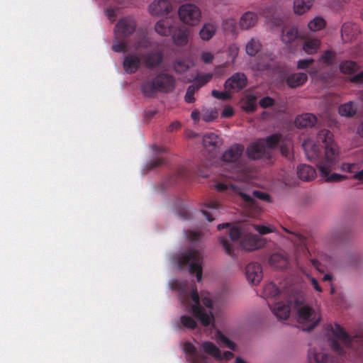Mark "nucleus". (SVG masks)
<instances>
[{
	"mask_svg": "<svg viewBox=\"0 0 363 363\" xmlns=\"http://www.w3.org/2000/svg\"><path fill=\"white\" fill-rule=\"evenodd\" d=\"M255 228L261 235H266L273 231L272 228L265 225H255Z\"/></svg>",
	"mask_w": 363,
	"mask_h": 363,
	"instance_id": "nucleus-60",
	"label": "nucleus"
},
{
	"mask_svg": "<svg viewBox=\"0 0 363 363\" xmlns=\"http://www.w3.org/2000/svg\"><path fill=\"white\" fill-rule=\"evenodd\" d=\"M176 87L174 76L164 72L158 73L154 78L145 80L141 84V91L146 97L154 98L157 92L170 93Z\"/></svg>",
	"mask_w": 363,
	"mask_h": 363,
	"instance_id": "nucleus-4",
	"label": "nucleus"
},
{
	"mask_svg": "<svg viewBox=\"0 0 363 363\" xmlns=\"http://www.w3.org/2000/svg\"><path fill=\"white\" fill-rule=\"evenodd\" d=\"M214 58L213 55L209 52H203L201 55V60L205 63H211Z\"/></svg>",
	"mask_w": 363,
	"mask_h": 363,
	"instance_id": "nucleus-58",
	"label": "nucleus"
},
{
	"mask_svg": "<svg viewBox=\"0 0 363 363\" xmlns=\"http://www.w3.org/2000/svg\"><path fill=\"white\" fill-rule=\"evenodd\" d=\"M213 77V74L206 73L198 74L195 78L194 83L193 84L199 89L201 86L207 84Z\"/></svg>",
	"mask_w": 363,
	"mask_h": 363,
	"instance_id": "nucleus-43",
	"label": "nucleus"
},
{
	"mask_svg": "<svg viewBox=\"0 0 363 363\" xmlns=\"http://www.w3.org/2000/svg\"><path fill=\"white\" fill-rule=\"evenodd\" d=\"M112 50L116 52L125 53L128 51V42L126 40H117L113 41Z\"/></svg>",
	"mask_w": 363,
	"mask_h": 363,
	"instance_id": "nucleus-45",
	"label": "nucleus"
},
{
	"mask_svg": "<svg viewBox=\"0 0 363 363\" xmlns=\"http://www.w3.org/2000/svg\"><path fill=\"white\" fill-rule=\"evenodd\" d=\"M350 80L352 83H357V84L363 83V71L352 76Z\"/></svg>",
	"mask_w": 363,
	"mask_h": 363,
	"instance_id": "nucleus-62",
	"label": "nucleus"
},
{
	"mask_svg": "<svg viewBox=\"0 0 363 363\" xmlns=\"http://www.w3.org/2000/svg\"><path fill=\"white\" fill-rule=\"evenodd\" d=\"M326 26V21L320 16H316L308 23V28L310 30L315 32L324 28Z\"/></svg>",
	"mask_w": 363,
	"mask_h": 363,
	"instance_id": "nucleus-40",
	"label": "nucleus"
},
{
	"mask_svg": "<svg viewBox=\"0 0 363 363\" xmlns=\"http://www.w3.org/2000/svg\"><path fill=\"white\" fill-rule=\"evenodd\" d=\"M222 26L225 30L234 33L236 30V21L234 18L225 19L222 22Z\"/></svg>",
	"mask_w": 363,
	"mask_h": 363,
	"instance_id": "nucleus-51",
	"label": "nucleus"
},
{
	"mask_svg": "<svg viewBox=\"0 0 363 363\" xmlns=\"http://www.w3.org/2000/svg\"><path fill=\"white\" fill-rule=\"evenodd\" d=\"M172 9V6L168 0H155L149 7L150 13L152 16L168 14Z\"/></svg>",
	"mask_w": 363,
	"mask_h": 363,
	"instance_id": "nucleus-19",
	"label": "nucleus"
},
{
	"mask_svg": "<svg viewBox=\"0 0 363 363\" xmlns=\"http://www.w3.org/2000/svg\"><path fill=\"white\" fill-rule=\"evenodd\" d=\"M357 111V106L353 101H348L340 106L338 112L340 116L351 118Z\"/></svg>",
	"mask_w": 363,
	"mask_h": 363,
	"instance_id": "nucleus-34",
	"label": "nucleus"
},
{
	"mask_svg": "<svg viewBox=\"0 0 363 363\" xmlns=\"http://www.w3.org/2000/svg\"><path fill=\"white\" fill-rule=\"evenodd\" d=\"M260 14L265 17L272 26L278 27L283 24L282 16L278 12L277 5L271 4L261 9Z\"/></svg>",
	"mask_w": 363,
	"mask_h": 363,
	"instance_id": "nucleus-12",
	"label": "nucleus"
},
{
	"mask_svg": "<svg viewBox=\"0 0 363 363\" xmlns=\"http://www.w3.org/2000/svg\"><path fill=\"white\" fill-rule=\"evenodd\" d=\"M253 196L256 199H259L262 201H268V202L270 201V196L267 193L255 190L253 191Z\"/></svg>",
	"mask_w": 363,
	"mask_h": 363,
	"instance_id": "nucleus-56",
	"label": "nucleus"
},
{
	"mask_svg": "<svg viewBox=\"0 0 363 363\" xmlns=\"http://www.w3.org/2000/svg\"><path fill=\"white\" fill-rule=\"evenodd\" d=\"M359 33V26L354 23L347 22L342 26L341 35L345 41L351 40Z\"/></svg>",
	"mask_w": 363,
	"mask_h": 363,
	"instance_id": "nucleus-21",
	"label": "nucleus"
},
{
	"mask_svg": "<svg viewBox=\"0 0 363 363\" xmlns=\"http://www.w3.org/2000/svg\"><path fill=\"white\" fill-rule=\"evenodd\" d=\"M281 142V135L274 133L262 139V143L269 149L276 147Z\"/></svg>",
	"mask_w": 363,
	"mask_h": 363,
	"instance_id": "nucleus-41",
	"label": "nucleus"
},
{
	"mask_svg": "<svg viewBox=\"0 0 363 363\" xmlns=\"http://www.w3.org/2000/svg\"><path fill=\"white\" fill-rule=\"evenodd\" d=\"M191 298L194 302V304L191 306V311L194 316L200 320L203 326H208L213 320V315L211 312L208 313L201 306L199 293L196 289L192 290Z\"/></svg>",
	"mask_w": 363,
	"mask_h": 363,
	"instance_id": "nucleus-7",
	"label": "nucleus"
},
{
	"mask_svg": "<svg viewBox=\"0 0 363 363\" xmlns=\"http://www.w3.org/2000/svg\"><path fill=\"white\" fill-rule=\"evenodd\" d=\"M325 149L324 159L318 162V168L320 176L327 182H337L347 178L346 176L333 173L330 175L333 167L339 161V150L333 140V134L327 129L320 130L316 136V142L311 147V155L307 150V145L303 144L306 153L309 160L318 159L320 157L321 151L319 146Z\"/></svg>",
	"mask_w": 363,
	"mask_h": 363,
	"instance_id": "nucleus-1",
	"label": "nucleus"
},
{
	"mask_svg": "<svg viewBox=\"0 0 363 363\" xmlns=\"http://www.w3.org/2000/svg\"><path fill=\"white\" fill-rule=\"evenodd\" d=\"M298 36L297 28L294 26H285L282 29L281 40L285 44L294 42Z\"/></svg>",
	"mask_w": 363,
	"mask_h": 363,
	"instance_id": "nucleus-32",
	"label": "nucleus"
},
{
	"mask_svg": "<svg viewBox=\"0 0 363 363\" xmlns=\"http://www.w3.org/2000/svg\"><path fill=\"white\" fill-rule=\"evenodd\" d=\"M197 90H199V89L195 85L191 84L189 86L184 96L186 103L191 104L195 101L194 94Z\"/></svg>",
	"mask_w": 363,
	"mask_h": 363,
	"instance_id": "nucleus-49",
	"label": "nucleus"
},
{
	"mask_svg": "<svg viewBox=\"0 0 363 363\" xmlns=\"http://www.w3.org/2000/svg\"><path fill=\"white\" fill-rule=\"evenodd\" d=\"M215 188L218 191L227 192L231 194H238L241 199L252 208H255L257 206V201L251 196L241 191L240 187L231 183L217 182Z\"/></svg>",
	"mask_w": 363,
	"mask_h": 363,
	"instance_id": "nucleus-9",
	"label": "nucleus"
},
{
	"mask_svg": "<svg viewBox=\"0 0 363 363\" xmlns=\"http://www.w3.org/2000/svg\"><path fill=\"white\" fill-rule=\"evenodd\" d=\"M269 263L274 268L284 269L289 267V261L284 255L281 253H274L269 257Z\"/></svg>",
	"mask_w": 363,
	"mask_h": 363,
	"instance_id": "nucleus-26",
	"label": "nucleus"
},
{
	"mask_svg": "<svg viewBox=\"0 0 363 363\" xmlns=\"http://www.w3.org/2000/svg\"><path fill=\"white\" fill-rule=\"evenodd\" d=\"M243 151L244 146L242 145L235 143L224 152L222 156L223 160L227 162L236 163V164H238Z\"/></svg>",
	"mask_w": 363,
	"mask_h": 363,
	"instance_id": "nucleus-17",
	"label": "nucleus"
},
{
	"mask_svg": "<svg viewBox=\"0 0 363 363\" xmlns=\"http://www.w3.org/2000/svg\"><path fill=\"white\" fill-rule=\"evenodd\" d=\"M245 274L249 282L258 284L262 279V268L257 262L248 264L245 267Z\"/></svg>",
	"mask_w": 363,
	"mask_h": 363,
	"instance_id": "nucleus-16",
	"label": "nucleus"
},
{
	"mask_svg": "<svg viewBox=\"0 0 363 363\" xmlns=\"http://www.w3.org/2000/svg\"><path fill=\"white\" fill-rule=\"evenodd\" d=\"M291 308L297 310L300 323H309L303 330L311 331L318 324L320 318H316L315 312L311 307L303 304V299L298 296H294L286 303H277L273 306V313L278 319L286 320L289 316Z\"/></svg>",
	"mask_w": 363,
	"mask_h": 363,
	"instance_id": "nucleus-2",
	"label": "nucleus"
},
{
	"mask_svg": "<svg viewBox=\"0 0 363 363\" xmlns=\"http://www.w3.org/2000/svg\"><path fill=\"white\" fill-rule=\"evenodd\" d=\"M333 337L328 338L331 348L340 355L345 353V347L354 348L358 350L359 354H363V331L350 336L339 324L335 323L333 327L329 326Z\"/></svg>",
	"mask_w": 363,
	"mask_h": 363,
	"instance_id": "nucleus-3",
	"label": "nucleus"
},
{
	"mask_svg": "<svg viewBox=\"0 0 363 363\" xmlns=\"http://www.w3.org/2000/svg\"><path fill=\"white\" fill-rule=\"evenodd\" d=\"M234 115V111L232 106H226L221 113L222 118H230Z\"/></svg>",
	"mask_w": 363,
	"mask_h": 363,
	"instance_id": "nucleus-59",
	"label": "nucleus"
},
{
	"mask_svg": "<svg viewBox=\"0 0 363 363\" xmlns=\"http://www.w3.org/2000/svg\"><path fill=\"white\" fill-rule=\"evenodd\" d=\"M264 245L259 236L255 234H248L244 236L240 242V247L248 251L260 248Z\"/></svg>",
	"mask_w": 363,
	"mask_h": 363,
	"instance_id": "nucleus-18",
	"label": "nucleus"
},
{
	"mask_svg": "<svg viewBox=\"0 0 363 363\" xmlns=\"http://www.w3.org/2000/svg\"><path fill=\"white\" fill-rule=\"evenodd\" d=\"M233 357V353L230 351H225L223 354L220 352V358H217L218 360H229Z\"/></svg>",
	"mask_w": 363,
	"mask_h": 363,
	"instance_id": "nucleus-63",
	"label": "nucleus"
},
{
	"mask_svg": "<svg viewBox=\"0 0 363 363\" xmlns=\"http://www.w3.org/2000/svg\"><path fill=\"white\" fill-rule=\"evenodd\" d=\"M174 41L177 45H184L187 43L188 36L186 33L182 30H178L173 34Z\"/></svg>",
	"mask_w": 363,
	"mask_h": 363,
	"instance_id": "nucleus-42",
	"label": "nucleus"
},
{
	"mask_svg": "<svg viewBox=\"0 0 363 363\" xmlns=\"http://www.w3.org/2000/svg\"><path fill=\"white\" fill-rule=\"evenodd\" d=\"M143 55L140 53H130L125 56L123 67L128 74L135 73L140 67Z\"/></svg>",
	"mask_w": 363,
	"mask_h": 363,
	"instance_id": "nucleus-13",
	"label": "nucleus"
},
{
	"mask_svg": "<svg viewBox=\"0 0 363 363\" xmlns=\"http://www.w3.org/2000/svg\"><path fill=\"white\" fill-rule=\"evenodd\" d=\"M297 175L304 182H310L316 176L315 169L311 165L301 164L297 167Z\"/></svg>",
	"mask_w": 363,
	"mask_h": 363,
	"instance_id": "nucleus-22",
	"label": "nucleus"
},
{
	"mask_svg": "<svg viewBox=\"0 0 363 363\" xmlns=\"http://www.w3.org/2000/svg\"><path fill=\"white\" fill-rule=\"evenodd\" d=\"M186 237L191 241H196L200 238V233L194 230H188L186 232Z\"/></svg>",
	"mask_w": 363,
	"mask_h": 363,
	"instance_id": "nucleus-61",
	"label": "nucleus"
},
{
	"mask_svg": "<svg viewBox=\"0 0 363 363\" xmlns=\"http://www.w3.org/2000/svg\"><path fill=\"white\" fill-rule=\"evenodd\" d=\"M316 117L312 113H303L296 118L295 124L298 128L312 127L316 123Z\"/></svg>",
	"mask_w": 363,
	"mask_h": 363,
	"instance_id": "nucleus-28",
	"label": "nucleus"
},
{
	"mask_svg": "<svg viewBox=\"0 0 363 363\" xmlns=\"http://www.w3.org/2000/svg\"><path fill=\"white\" fill-rule=\"evenodd\" d=\"M308 80V75L303 72H297L289 74L286 79L289 87L294 89L303 86Z\"/></svg>",
	"mask_w": 363,
	"mask_h": 363,
	"instance_id": "nucleus-23",
	"label": "nucleus"
},
{
	"mask_svg": "<svg viewBox=\"0 0 363 363\" xmlns=\"http://www.w3.org/2000/svg\"><path fill=\"white\" fill-rule=\"evenodd\" d=\"M261 47L259 40L252 38L246 45V52L250 56H255L260 50Z\"/></svg>",
	"mask_w": 363,
	"mask_h": 363,
	"instance_id": "nucleus-39",
	"label": "nucleus"
},
{
	"mask_svg": "<svg viewBox=\"0 0 363 363\" xmlns=\"http://www.w3.org/2000/svg\"><path fill=\"white\" fill-rule=\"evenodd\" d=\"M202 264L203 256L199 250L194 249L188 250L178 259L179 267L183 269L188 266L189 273H196L198 282H200L202 279Z\"/></svg>",
	"mask_w": 363,
	"mask_h": 363,
	"instance_id": "nucleus-5",
	"label": "nucleus"
},
{
	"mask_svg": "<svg viewBox=\"0 0 363 363\" xmlns=\"http://www.w3.org/2000/svg\"><path fill=\"white\" fill-rule=\"evenodd\" d=\"M309 363H328L329 357L323 352H318L315 348H310L308 353Z\"/></svg>",
	"mask_w": 363,
	"mask_h": 363,
	"instance_id": "nucleus-33",
	"label": "nucleus"
},
{
	"mask_svg": "<svg viewBox=\"0 0 363 363\" xmlns=\"http://www.w3.org/2000/svg\"><path fill=\"white\" fill-rule=\"evenodd\" d=\"M189 62L184 59H177L174 62V69L176 72L182 74L189 69Z\"/></svg>",
	"mask_w": 363,
	"mask_h": 363,
	"instance_id": "nucleus-44",
	"label": "nucleus"
},
{
	"mask_svg": "<svg viewBox=\"0 0 363 363\" xmlns=\"http://www.w3.org/2000/svg\"><path fill=\"white\" fill-rule=\"evenodd\" d=\"M216 28L212 23H206L199 32V35L203 40H209L216 33Z\"/></svg>",
	"mask_w": 363,
	"mask_h": 363,
	"instance_id": "nucleus-38",
	"label": "nucleus"
},
{
	"mask_svg": "<svg viewBox=\"0 0 363 363\" xmlns=\"http://www.w3.org/2000/svg\"><path fill=\"white\" fill-rule=\"evenodd\" d=\"M150 46V41L145 35H138L135 43V49L136 50L140 48H148Z\"/></svg>",
	"mask_w": 363,
	"mask_h": 363,
	"instance_id": "nucleus-46",
	"label": "nucleus"
},
{
	"mask_svg": "<svg viewBox=\"0 0 363 363\" xmlns=\"http://www.w3.org/2000/svg\"><path fill=\"white\" fill-rule=\"evenodd\" d=\"M257 96L247 94L240 101L241 108L246 112H254L257 108Z\"/></svg>",
	"mask_w": 363,
	"mask_h": 363,
	"instance_id": "nucleus-25",
	"label": "nucleus"
},
{
	"mask_svg": "<svg viewBox=\"0 0 363 363\" xmlns=\"http://www.w3.org/2000/svg\"><path fill=\"white\" fill-rule=\"evenodd\" d=\"M354 167L355 164L352 163H343L342 164V169L347 172H352Z\"/></svg>",
	"mask_w": 363,
	"mask_h": 363,
	"instance_id": "nucleus-64",
	"label": "nucleus"
},
{
	"mask_svg": "<svg viewBox=\"0 0 363 363\" xmlns=\"http://www.w3.org/2000/svg\"><path fill=\"white\" fill-rule=\"evenodd\" d=\"M280 150L281 152V155L286 157L289 158L291 155V147L289 145L285 143H281L280 146Z\"/></svg>",
	"mask_w": 363,
	"mask_h": 363,
	"instance_id": "nucleus-57",
	"label": "nucleus"
},
{
	"mask_svg": "<svg viewBox=\"0 0 363 363\" xmlns=\"http://www.w3.org/2000/svg\"><path fill=\"white\" fill-rule=\"evenodd\" d=\"M314 60L312 58L300 60L297 62V68L299 69H306L308 66L313 63Z\"/></svg>",
	"mask_w": 363,
	"mask_h": 363,
	"instance_id": "nucleus-55",
	"label": "nucleus"
},
{
	"mask_svg": "<svg viewBox=\"0 0 363 363\" xmlns=\"http://www.w3.org/2000/svg\"><path fill=\"white\" fill-rule=\"evenodd\" d=\"M203 143L205 148L213 150L220 145L221 140L216 133H210L203 135Z\"/></svg>",
	"mask_w": 363,
	"mask_h": 363,
	"instance_id": "nucleus-31",
	"label": "nucleus"
},
{
	"mask_svg": "<svg viewBox=\"0 0 363 363\" xmlns=\"http://www.w3.org/2000/svg\"><path fill=\"white\" fill-rule=\"evenodd\" d=\"M242 232L238 226H233L230 228L228 235L220 238V243L225 252L230 255H234V245L241 238Z\"/></svg>",
	"mask_w": 363,
	"mask_h": 363,
	"instance_id": "nucleus-10",
	"label": "nucleus"
},
{
	"mask_svg": "<svg viewBox=\"0 0 363 363\" xmlns=\"http://www.w3.org/2000/svg\"><path fill=\"white\" fill-rule=\"evenodd\" d=\"M247 84V78L244 73L236 72L229 77L224 84V87L228 91H240Z\"/></svg>",
	"mask_w": 363,
	"mask_h": 363,
	"instance_id": "nucleus-11",
	"label": "nucleus"
},
{
	"mask_svg": "<svg viewBox=\"0 0 363 363\" xmlns=\"http://www.w3.org/2000/svg\"><path fill=\"white\" fill-rule=\"evenodd\" d=\"M263 295L266 298H274L276 302L270 303L268 302L272 311L273 312V306L278 302L286 303L288 299L294 295H289L286 290H282L278 287L274 283L267 284L263 289Z\"/></svg>",
	"mask_w": 363,
	"mask_h": 363,
	"instance_id": "nucleus-6",
	"label": "nucleus"
},
{
	"mask_svg": "<svg viewBox=\"0 0 363 363\" xmlns=\"http://www.w3.org/2000/svg\"><path fill=\"white\" fill-rule=\"evenodd\" d=\"M274 99H273L270 96H264L262 99H261L259 101V106L263 108L271 107L274 106Z\"/></svg>",
	"mask_w": 363,
	"mask_h": 363,
	"instance_id": "nucleus-54",
	"label": "nucleus"
},
{
	"mask_svg": "<svg viewBox=\"0 0 363 363\" xmlns=\"http://www.w3.org/2000/svg\"><path fill=\"white\" fill-rule=\"evenodd\" d=\"M313 0H294V10L296 13L303 14L313 5Z\"/></svg>",
	"mask_w": 363,
	"mask_h": 363,
	"instance_id": "nucleus-37",
	"label": "nucleus"
},
{
	"mask_svg": "<svg viewBox=\"0 0 363 363\" xmlns=\"http://www.w3.org/2000/svg\"><path fill=\"white\" fill-rule=\"evenodd\" d=\"M136 24L130 18H123L117 23L115 28L116 36L128 37L135 30Z\"/></svg>",
	"mask_w": 363,
	"mask_h": 363,
	"instance_id": "nucleus-14",
	"label": "nucleus"
},
{
	"mask_svg": "<svg viewBox=\"0 0 363 363\" xmlns=\"http://www.w3.org/2000/svg\"><path fill=\"white\" fill-rule=\"evenodd\" d=\"M172 20L168 18H165L159 20L156 23L155 26V30L158 34L167 36L172 33Z\"/></svg>",
	"mask_w": 363,
	"mask_h": 363,
	"instance_id": "nucleus-27",
	"label": "nucleus"
},
{
	"mask_svg": "<svg viewBox=\"0 0 363 363\" xmlns=\"http://www.w3.org/2000/svg\"><path fill=\"white\" fill-rule=\"evenodd\" d=\"M320 46V40L315 38H306L303 43V50L308 55L317 52Z\"/></svg>",
	"mask_w": 363,
	"mask_h": 363,
	"instance_id": "nucleus-29",
	"label": "nucleus"
},
{
	"mask_svg": "<svg viewBox=\"0 0 363 363\" xmlns=\"http://www.w3.org/2000/svg\"><path fill=\"white\" fill-rule=\"evenodd\" d=\"M201 117L206 122L213 121L218 117V111L213 109L203 110Z\"/></svg>",
	"mask_w": 363,
	"mask_h": 363,
	"instance_id": "nucleus-50",
	"label": "nucleus"
},
{
	"mask_svg": "<svg viewBox=\"0 0 363 363\" xmlns=\"http://www.w3.org/2000/svg\"><path fill=\"white\" fill-rule=\"evenodd\" d=\"M180 321L182 325L186 328L195 329L197 327V323L190 316L182 315Z\"/></svg>",
	"mask_w": 363,
	"mask_h": 363,
	"instance_id": "nucleus-48",
	"label": "nucleus"
},
{
	"mask_svg": "<svg viewBox=\"0 0 363 363\" xmlns=\"http://www.w3.org/2000/svg\"><path fill=\"white\" fill-rule=\"evenodd\" d=\"M166 163V161L162 157H157L156 159H154L151 161H150L147 164V167L149 170H152L155 167H157L159 166L163 165Z\"/></svg>",
	"mask_w": 363,
	"mask_h": 363,
	"instance_id": "nucleus-53",
	"label": "nucleus"
},
{
	"mask_svg": "<svg viewBox=\"0 0 363 363\" xmlns=\"http://www.w3.org/2000/svg\"><path fill=\"white\" fill-rule=\"evenodd\" d=\"M212 96L218 99H220L223 101L228 100L231 98V95L228 91H220L216 89H213L211 92Z\"/></svg>",
	"mask_w": 363,
	"mask_h": 363,
	"instance_id": "nucleus-52",
	"label": "nucleus"
},
{
	"mask_svg": "<svg viewBox=\"0 0 363 363\" xmlns=\"http://www.w3.org/2000/svg\"><path fill=\"white\" fill-rule=\"evenodd\" d=\"M143 59H144L147 68H154L162 62V55L159 52H151L143 55Z\"/></svg>",
	"mask_w": 363,
	"mask_h": 363,
	"instance_id": "nucleus-30",
	"label": "nucleus"
},
{
	"mask_svg": "<svg viewBox=\"0 0 363 363\" xmlns=\"http://www.w3.org/2000/svg\"><path fill=\"white\" fill-rule=\"evenodd\" d=\"M246 155L251 160H259L268 155L262 139H258L250 143L246 149Z\"/></svg>",
	"mask_w": 363,
	"mask_h": 363,
	"instance_id": "nucleus-15",
	"label": "nucleus"
},
{
	"mask_svg": "<svg viewBox=\"0 0 363 363\" xmlns=\"http://www.w3.org/2000/svg\"><path fill=\"white\" fill-rule=\"evenodd\" d=\"M178 14L182 21L191 26L196 25L201 18L200 9L192 4L182 5L178 10Z\"/></svg>",
	"mask_w": 363,
	"mask_h": 363,
	"instance_id": "nucleus-8",
	"label": "nucleus"
},
{
	"mask_svg": "<svg viewBox=\"0 0 363 363\" xmlns=\"http://www.w3.org/2000/svg\"><path fill=\"white\" fill-rule=\"evenodd\" d=\"M184 350L187 354V360L192 363H201L204 362L206 359V356L199 353L191 342H186Z\"/></svg>",
	"mask_w": 363,
	"mask_h": 363,
	"instance_id": "nucleus-20",
	"label": "nucleus"
},
{
	"mask_svg": "<svg viewBox=\"0 0 363 363\" xmlns=\"http://www.w3.org/2000/svg\"><path fill=\"white\" fill-rule=\"evenodd\" d=\"M201 347L204 352L211 355L215 359H217V358H220V350L212 342L205 341L202 342Z\"/></svg>",
	"mask_w": 363,
	"mask_h": 363,
	"instance_id": "nucleus-36",
	"label": "nucleus"
},
{
	"mask_svg": "<svg viewBox=\"0 0 363 363\" xmlns=\"http://www.w3.org/2000/svg\"><path fill=\"white\" fill-rule=\"evenodd\" d=\"M340 71L345 74H352L358 71L359 66L352 60H343L339 65Z\"/></svg>",
	"mask_w": 363,
	"mask_h": 363,
	"instance_id": "nucleus-35",
	"label": "nucleus"
},
{
	"mask_svg": "<svg viewBox=\"0 0 363 363\" xmlns=\"http://www.w3.org/2000/svg\"><path fill=\"white\" fill-rule=\"evenodd\" d=\"M336 58L335 52L328 50L323 52L321 56L320 60L327 65H332Z\"/></svg>",
	"mask_w": 363,
	"mask_h": 363,
	"instance_id": "nucleus-47",
	"label": "nucleus"
},
{
	"mask_svg": "<svg viewBox=\"0 0 363 363\" xmlns=\"http://www.w3.org/2000/svg\"><path fill=\"white\" fill-rule=\"evenodd\" d=\"M258 21V16L255 12L247 11L240 18L239 26L242 30L253 27Z\"/></svg>",
	"mask_w": 363,
	"mask_h": 363,
	"instance_id": "nucleus-24",
	"label": "nucleus"
}]
</instances>
